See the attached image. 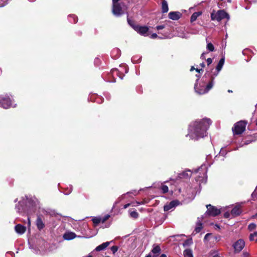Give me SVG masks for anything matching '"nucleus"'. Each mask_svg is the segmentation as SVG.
Listing matches in <instances>:
<instances>
[{
	"mask_svg": "<svg viewBox=\"0 0 257 257\" xmlns=\"http://www.w3.org/2000/svg\"><path fill=\"white\" fill-rule=\"evenodd\" d=\"M211 121L208 118L196 120L192 122L189 127V133L187 136L191 139L198 140L206 135V132Z\"/></svg>",
	"mask_w": 257,
	"mask_h": 257,
	"instance_id": "1",
	"label": "nucleus"
},
{
	"mask_svg": "<svg viewBox=\"0 0 257 257\" xmlns=\"http://www.w3.org/2000/svg\"><path fill=\"white\" fill-rule=\"evenodd\" d=\"M214 77L211 78V81L205 86V83L202 82V84L196 83L194 86L195 92L199 94H204L207 93L209 90L212 88L213 85V80Z\"/></svg>",
	"mask_w": 257,
	"mask_h": 257,
	"instance_id": "2",
	"label": "nucleus"
},
{
	"mask_svg": "<svg viewBox=\"0 0 257 257\" xmlns=\"http://www.w3.org/2000/svg\"><path fill=\"white\" fill-rule=\"evenodd\" d=\"M229 15L224 10H219L215 12L214 10L211 14V19L212 21H220L224 18L229 19Z\"/></svg>",
	"mask_w": 257,
	"mask_h": 257,
	"instance_id": "3",
	"label": "nucleus"
},
{
	"mask_svg": "<svg viewBox=\"0 0 257 257\" xmlns=\"http://www.w3.org/2000/svg\"><path fill=\"white\" fill-rule=\"evenodd\" d=\"M246 123L244 121H239L234 124L232 127V131L234 134L240 135L245 130Z\"/></svg>",
	"mask_w": 257,
	"mask_h": 257,
	"instance_id": "4",
	"label": "nucleus"
},
{
	"mask_svg": "<svg viewBox=\"0 0 257 257\" xmlns=\"http://www.w3.org/2000/svg\"><path fill=\"white\" fill-rule=\"evenodd\" d=\"M12 105V100L8 95H0V106L5 109L10 108Z\"/></svg>",
	"mask_w": 257,
	"mask_h": 257,
	"instance_id": "5",
	"label": "nucleus"
},
{
	"mask_svg": "<svg viewBox=\"0 0 257 257\" xmlns=\"http://www.w3.org/2000/svg\"><path fill=\"white\" fill-rule=\"evenodd\" d=\"M112 12L114 15L119 17L123 14L124 12L121 6L120 3H113Z\"/></svg>",
	"mask_w": 257,
	"mask_h": 257,
	"instance_id": "6",
	"label": "nucleus"
},
{
	"mask_svg": "<svg viewBox=\"0 0 257 257\" xmlns=\"http://www.w3.org/2000/svg\"><path fill=\"white\" fill-rule=\"evenodd\" d=\"M206 207L207 208V210L206 212V214L209 216H215L219 214L220 213L219 209L210 204L207 205Z\"/></svg>",
	"mask_w": 257,
	"mask_h": 257,
	"instance_id": "7",
	"label": "nucleus"
},
{
	"mask_svg": "<svg viewBox=\"0 0 257 257\" xmlns=\"http://www.w3.org/2000/svg\"><path fill=\"white\" fill-rule=\"evenodd\" d=\"M244 245L245 242L243 239H239L237 240L232 245L234 250V252H239L244 248Z\"/></svg>",
	"mask_w": 257,
	"mask_h": 257,
	"instance_id": "8",
	"label": "nucleus"
},
{
	"mask_svg": "<svg viewBox=\"0 0 257 257\" xmlns=\"http://www.w3.org/2000/svg\"><path fill=\"white\" fill-rule=\"evenodd\" d=\"M134 30L142 36H147L149 35V28L147 26H142L139 25L138 26H135Z\"/></svg>",
	"mask_w": 257,
	"mask_h": 257,
	"instance_id": "9",
	"label": "nucleus"
},
{
	"mask_svg": "<svg viewBox=\"0 0 257 257\" xmlns=\"http://www.w3.org/2000/svg\"><path fill=\"white\" fill-rule=\"evenodd\" d=\"M122 70H119L117 69H112L111 70V72L112 73V75L113 76L116 75L120 79H122L124 74L123 73V71H124L125 73H127L128 72V69L126 67H122Z\"/></svg>",
	"mask_w": 257,
	"mask_h": 257,
	"instance_id": "10",
	"label": "nucleus"
},
{
	"mask_svg": "<svg viewBox=\"0 0 257 257\" xmlns=\"http://www.w3.org/2000/svg\"><path fill=\"white\" fill-rule=\"evenodd\" d=\"M224 61H225V59L224 57L222 58L221 59H220V60H219L218 63L217 64V66H216V70L217 71V72L216 73H214L213 74V75L214 76H212L211 77V78L212 77H214L215 76H216L218 73L219 72V71L221 70L223 65H224Z\"/></svg>",
	"mask_w": 257,
	"mask_h": 257,
	"instance_id": "11",
	"label": "nucleus"
},
{
	"mask_svg": "<svg viewBox=\"0 0 257 257\" xmlns=\"http://www.w3.org/2000/svg\"><path fill=\"white\" fill-rule=\"evenodd\" d=\"M168 16L171 20H178L180 18L181 14L179 12H172L169 13Z\"/></svg>",
	"mask_w": 257,
	"mask_h": 257,
	"instance_id": "12",
	"label": "nucleus"
},
{
	"mask_svg": "<svg viewBox=\"0 0 257 257\" xmlns=\"http://www.w3.org/2000/svg\"><path fill=\"white\" fill-rule=\"evenodd\" d=\"M178 204V201L174 200L170 202L169 204L166 205L164 206V210L165 211H169V210L173 209Z\"/></svg>",
	"mask_w": 257,
	"mask_h": 257,
	"instance_id": "13",
	"label": "nucleus"
},
{
	"mask_svg": "<svg viewBox=\"0 0 257 257\" xmlns=\"http://www.w3.org/2000/svg\"><path fill=\"white\" fill-rule=\"evenodd\" d=\"M15 231L19 234H23L25 232L26 230V227L20 224H18L16 225L15 227Z\"/></svg>",
	"mask_w": 257,
	"mask_h": 257,
	"instance_id": "14",
	"label": "nucleus"
},
{
	"mask_svg": "<svg viewBox=\"0 0 257 257\" xmlns=\"http://www.w3.org/2000/svg\"><path fill=\"white\" fill-rule=\"evenodd\" d=\"M36 225L39 230L43 229L45 227V224L43 223V221L40 215L38 216L37 217L36 220Z\"/></svg>",
	"mask_w": 257,
	"mask_h": 257,
	"instance_id": "15",
	"label": "nucleus"
},
{
	"mask_svg": "<svg viewBox=\"0 0 257 257\" xmlns=\"http://www.w3.org/2000/svg\"><path fill=\"white\" fill-rule=\"evenodd\" d=\"M191 174L192 173L190 170H186L180 173L178 175V177L180 179H187L191 177Z\"/></svg>",
	"mask_w": 257,
	"mask_h": 257,
	"instance_id": "16",
	"label": "nucleus"
},
{
	"mask_svg": "<svg viewBox=\"0 0 257 257\" xmlns=\"http://www.w3.org/2000/svg\"><path fill=\"white\" fill-rule=\"evenodd\" d=\"M76 235L75 233L72 232H66L64 235L63 238L66 240H71L75 238Z\"/></svg>",
	"mask_w": 257,
	"mask_h": 257,
	"instance_id": "17",
	"label": "nucleus"
},
{
	"mask_svg": "<svg viewBox=\"0 0 257 257\" xmlns=\"http://www.w3.org/2000/svg\"><path fill=\"white\" fill-rule=\"evenodd\" d=\"M241 212L239 205H236L231 210V214L232 215L235 216L239 215Z\"/></svg>",
	"mask_w": 257,
	"mask_h": 257,
	"instance_id": "18",
	"label": "nucleus"
},
{
	"mask_svg": "<svg viewBox=\"0 0 257 257\" xmlns=\"http://www.w3.org/2000/svg\"><path fill=\"white\" fill-rule=\"evenodd\" d=\"M110 244V242L107 241L105 242H103V243L101 244L100 245L97 246L95 250L97 251H99L105 249Z\"/></svg>",
	"mask_w": 257,
	"mask_h": 257,
	"instance_id": "19",
	"label": "nucleus"
},
{
	"mask_svg": "<svg viewBox=\"0 0 257 257\" xmlns=\"http://www.w3.org/2000/svg\"><path fill=\"white\" fill-rule=\"evenodd\" d=\"M202 13L201 12H197L194 13L190 18L191 22H193L196 20L197 18L202 15Z\"/></svg>",
	"mask_w": 257,
	"mask_h": 257,
	"instance_id": "20",
	"label": "nucleus"
},
{
	"mask_svg": "<svg viewBox=\"0 0 257 257\" xmlns=\"http://www.w3.org/2000/svg\"><path fill=\"white\" fill-rule=\"evenodd\" d=\"M168 4L166 1L163 0L162 2V12L163 13H166L168 11Z\"/></svg>",
	"mask_w": 257,
	"mask_h": 257,
	"instance_id": "21",
	"label": "nucleus"
},
{
	"mask_svg": "<svg viewBox=\"0 0 257 257\" xmlns=\"http://www.w3.org/2000/svg\"><path fill=\"white\" fill-rule=\"evenodd\" d=\"M161 251V247L159 245H154V247L151 250V252L153 254H158Z\"/></svg>",
	"mask_w": 257,
	"mask_h": 257,
	"instance_id": "22",
	"label": "nucleus"
},
{
	"mask_svg": "<svg viewBox=\"0 0 257 257\" xmlns=\"http://www.w3.org/2000/svg\"><path fill=\"white\" fill-rule=\"evenodd\" d=\"M184 257H193L192 251L190 249H186L184 251Z\"/></svg>",
	"mask_w": 257,
	"mask_h": 257,
	"instance_id": "23",
	"label": "nucleus"
},
{
	"mask_svg": "<svg viewBox=\"0 0 257 257\" xmlns=\"http://www.w3.org/2000/svg\"><path fill=\"white\" fill-rule=\"evenodd\" d=\"M69 18V21L72 23L76 24L78 21L77 17L74 15H70Z\"/></svg>",
	"mask_w": 257,
	"mask_h": 257,
	"instance_id": "24",
	"label": "nucleus"
},
{
	"mask_svg": "<svg viewBox=\"0 0 257 257\" xmlns=\"http://www.w3.org/2000/svg\"><path fill=\"white\" fill-rule=\"evenodd\" d=\"M206 41L207 43V46H206L207 49L210 52L213 51L214 50V47L213 45L210 42H208L207 39H206Z\"/></svg>",
	"mask_w": 257,
	"mask_h": 257,
	"instance_id": "25",
	"label": "nucleus"
},
{
	"mask_svg": "<svg viewBox=\"0 0 257 257\" xmlns=\"http://www.w3.org/2000/svg\"><path fill=\"white\" fill-rule=\"evenodd\" d=\"M92 221L93 223H94V225L95 226H97L99 223L101 222V217H95L92 219Z\"/></svg>",
	"mask_w": 257,
	"mask_h": 257,
	"instance_id": "26",
	"label": "nucleus"
},
{
	"mask_svg": "<svg viewBox=\"0 0 257 257\" xmlns=\"http://www.w3.org/2000/svg\"><path fill=\"white\" fill-rule=\"evenodd\" d=\"M202 229V223L200 221H198L196 224V226L195 228V231L196 233H198Z\"/></svg>",
	"mask_w": 257,
	"mask_h": 257,
	"instance_id": "27",
	"label": "nucleus"
},
{
	"mask_svg": "<svg viewBox=\"0 0 257 257\" xmlns=\"http://www.w3.org/2000/svg\"><path fill=\"white\" fill-rule=\"evenodd\" d=\"M127 21L128 22V24L134 29V28L135 26H138L139 25H137L135 23V22L130 20V18H127Z\"/></svg>",
	"mask_w": 257,
	"mask_h": 257,
	"instance_id": "28",
	"label": "nucleus"
},
{
	"mask_svg": "<svg viewBox=\"0 0 257 257\" xmlns=\"http://www.w3.org/2000/svg\"><path fill=\"white\" fill-rule=\"evenodd\" d=\"M249 239L251 241H257V232H254V233L251 234L249 236Z\"/></svg>",
	"mask_w": 257,
	"mask_h": 257,
	"instance_id": "29",
	"label": "nucleus"
},
{
	"mask_svg": "<svg viewBox=\"0 0 257 257\" xmlns=\"http://www.w3.org/2000/svg\"><path fill=\"white\" fill-rule=\"evenodd\" d=\"M130 216L134 218H137L139 216V214L136 211H133L130 212Z\"/></svg>",
	"mask_w": 257,
	"mask_h": 257,
	"instance_id": "30",
	"label": "nucleus"
},
{
	"mask_svg": "<svg viewBox=\"0 0 257 257\" xmlns=\"http://www.w3.org/2000/svg\"><path fill=\"white\" fill-rule=\"evenodd\" d=\"M256 227V225L255 223H250L248 226V228L250 231H252L254 230Z\"/></svg>",
	"mask_w": 257,
	"mask_h": 257,
	"instance_id": "31",
	"label": "nucleus"
},
{
	"mask_svg": "<svg viewBox=\"0 0 257 257\" xmlns=\"http://www.w3.org/2000/svg\"><path fill=\"white\" fill-rule=\"evenodd\" d=\"M168 191V187L166 185H162V193H165Z\"/></svg>",
	"mask_w": 257,
	"mask_h": 257,
	"instance_id": "32",
	"label": "nucleus"
},
{
	"mask_svg": "<svg viewBox=\"0 0 257 257\" xmlns=\"http://www.w3.org/2000/svg\"><path fill=\"white\" fill-rule=\"evenodd\" d=\"M118 247L116 245H113L111 247L110 249L112 251V253L114 254L118 250Z\"/></svg>",
	"mask_w": 257,
	"mask_h": 257,
	"instance_id": "33",
	"label": "nucleus"
},
{
	"mask_svg": "<svg viewBox=\"0 0 257 257\" xmlns=\"http://www.w3.org/2000/svg\"><path fill=\"white\" fill-rule=\"evenodd\" d=\"M110 217V215L107 214L105 215L103 217H101V221L102 223H104L108 218Z\"/></svg>",
	"mask_w": 257,
	"mask_h": 257,
	"instance_id": "34",
	"label": "nucleus"
},
{
	"mask_svg": "<svg viewBox=\"0 0 257 257\" xmlns=\"http://www.w3.org/2000/svg\"><path fill=\"white\" fill-rule=\"evenodd\" d=\"M192 243V239H189L185 240V241L184 242L183 245H190Z\"/></svg>",
	"mask_w": 257,
	"mask_h": 257,
	"instance_id": "35",
	"label": "nucleus"
},
{
	"mask_svg": "<svg viewBox=\"0 0 257 257\" xmlns=\"http://www.w3.org/2000/svg\"><path fill=\"white\" fill-rule=\"evenodd\" d=\"M249 252L247 251H243L242 253V257H249Z\"/></svg>",
	"mask_w": 257,
	"mask_h": 257,
	"instance_id": "36",
	"label": "nucleus"
},
{
	"mask_svg": "<svg viewBox=\"0 0 257 257\" xmlns=\"http://www.w3.org/2000/svg\"><path fill=\"white\" fill-rule=\"evenodd\" d=\"M206 61H207V64L208 65H210V64H211V63L212 62V60L211 58H208L207 60H206Z\"/></svg>",
	"mask_w": 257,
	"mask_h": 257,
	"instance_id": "37",
	"label": "nucleus"
},
{
	"mask_svg": "<svg viewBox=\"0 0 257 257\" xmlns=\"http://www.w3.org/2000/svg\"><path fill=\"white\" fill-rule=\"evenodd\" d=\"M211 235V234L210 233H207L205 236H204V239L205 240H207L208 239V238Z\"/></svg>",
	"mask_w": 257,
	"mask_h": 257,
	"instance_id": "38",
	"label": "nucleus"
},
{
	"mask_svg": "<svg viewBox=\"0 0 257 257\" xmlns=\"http://www.w3.org/2000/svg\"><path fill=\"white\" fill-rule=\"evenodd\" d=\"M158 37L156 33L152 34L151 36V38L155 39Z\"/></svg>",
	"mask_w": 257,
	"mask_h": 257,
	"instance_id": "39",
	"label": "nucleus"
},
{
	"mask_svg": "<svg viewBox=\"0 0 257 257\" xmlns=\"http://www.w3.org/2000/svg\"><path fill=\"white\" fill-rule=\"evenodd\" d=\"M206 54V53H203L201 55V58L202 59H204L205 58V55Z\"/></svg>",
	"mask_w": 257,
	"mask_h": 257,
	"instance_id": "40",
	"label": "nucleus"
},
{
	"mask_svg": "<svg viewBox=\"0 0 257 257\" xmlns=\"http://www.w3.org/2000/svg\"><path fill=\"white\" fill-rule=\"evenodd\" d=\"M224 216L225 217L228 218L229 216V214L228 212H226L225 213H224Z\"/></svg>",
	"mask_w": 257,
	"mask_h": 257,
	"instance_id": "41",
	"label": "nucleus"
},
{
	"mask_svg": "<svg viewBox=\"0 0 257 257\" xmlns=\"http://www.w3.org/2000/svg\"><path fill=\"white\" fill-rule=\"evenodd\" d=\"M130 206V203H127L126 204H125L124 206H123V208L125 209L126 208H127L128 206Z\"/></svg>",
	"mask_w": 257,
	"mask_h": 257,
	"instance_id": "42",
	"label": "nucleus"
},
{
	"mask_svg": "<svg viewBox=\"0 0 257 257\" xmlns=\"http://www.w3.org/2000/svg\"><path fill=\"white\" fill-rule=\"evenodd\" d=\"M196 77H198V79H197V80H196V83H197V82L198 81L199 78H200V75H196Z\"/></svg>",
	"mask_w": 257,
	"mask_h": 257,
	"instance_id": "43",
	"label": "nucleus"
},
{
	"mask_svg": "<svg viewBox=\"0 0 257 257\" xmlns=\"http://www.w3.org/2000/svg\"><path fill=\"white\" fill-rule=\"evenodd\" d=\"M119 0H112V3H118Z\"/></svg>",
	"mask_w": 257,
	"mask_h": 257,
	"instance_id": "44",
	"label": "nucleus"
},
{
	"mask_svg": "<svg viewBox=\"0 0 257 257\" xmlns=\"http://www.w3.org/2000/svg\"><path fill=\"white\" fill-rule=\"evenodd\" d=\"M196 71L198 72H200L201 71H202V69H195Z\"/></svg>",
	"mask_w": 257,
	"mask_h": 257,
	"instance_id": "45",
	"label": "nucleus"
},
{
	"mask_svg": "<svg viewBox=\"0 0 257 257\" xmlns=\"http://www.w3.org/2000/svg\"><path fill=\"white\" fill-rule=\"evenodd\" d=\"M157 29L158 30H160V29H161V25L157 26Z\"/></svg>",
	"mask_w": 257,
	"mask_h": 257,
	"instance_id": "46",
	"label": "nucleus"
},
{
	"mask_svg": "<svg viewBox=\"0 0 257 257\" xmlns=\"http://www.w3.org/2000/svg\"><path fill=\"white\" fill-rule=\"evenodd\" d=\"M255 217H257V213L252 216V218H255Z\"/></svg>",
	"mask_w": 257,
	"mask_h": 257,
	"instance_id": "47",
	"label": "nucleus"
},
{
	"mask_svg": "<svg viewBox=\"0 0 257 257\" xmlns=\"http://www.w3.org/2000/svg\"><path fill=\"white\" fill-rule=\"evenodd\" d=\"M145 203V202H138L137 203L139 204H144Z\"/></svg>",
	"mask_w": 257,
	"mask_h": 257,
	"instance_id": "48",
	"label": "nucleus"
},
{
	"mask_svg": "<svg viewBox=\"0 0 257 257\" xmlns=\"http://www.w3.org/2000/svg\"><path fill=\"white\" fill-rule=\"evenodd\" d=\"M158 255V254H154V255L152 256V257H157Z\"/></svg>",
	"mask_w": 257,
	"mask_h": 257,
	"instance_id": "49",
	"label": "nucleus"
},
{
	"mask_svg": "<svg viewBox=\"0 0 257 257\" xmlns=\"http://www.w3.org/2000/svg\"><path fill=\"white\" fill-rule=\"evenodd\" d=\"M194 69H195V68L193 66H192L190 69V71H192Z\"/></svg>",
	"mask_w": 257,
	"mask_h": 257,
	"instance_id": "50",
	"label": "nucleus"
},
{
	"mask_svg": "<svg viewBox=\"0 0 257 257\" xmlns=\"http://www.w3.org/2000/svg\"><path fill=\"white\" fill-rule=\"evenodd\" d=\"M146 257H152V255H151V254L150 253H149Z\"/></svg>",
	"mask_w": 257,
	"mask_h": 257,
	"instance_id": "51",
	"label": "nucleus"
},
{
	"mask_svg": "<svg viewBox=\"0 0 257 257\" xmlns=\"http://www.w3.org/2000/svg\"><path fill=\"white\" fill-rule=\"evenodd\" d=\"M162 257H167V256L165 254H162Z\"/></svg>",
	"mask_w": 257,
	"mask_h": 257,
	"instance_id": "52",
	"label": "nucleus"
},
{
	"mask_svg": "<svg viewBox=\"0 0 257 257\" xmlns=\"http://www.w3.org/2000/svg\"><path fill=\"white\" fill-rule=\"evenodd\" d=\"M85 257H93V256H92V255L91 254H89L87 256H85Z\"/></svg>",
	"mask_w": 257,
	"mask_h": 257,
	"instance_id": "53",
	"label": "nucleus"
},
{
	"mask_svg": "<svg viewBox=\"0 0 257 257\" xmlns=\"http://www.w3.org/2000/svg\"><path fill=\"white\" fill-rule=\"evenodd\" d=\"M201 65V66H202V67H204V66H205V65H204V63H202Z\"/></svg>",
	"mask_w": 257,
	"mask_h": 257,
	"instance_id": "54",
	"label": "nucleus"
},
{
	"mask_svg": "<svg viewBox=\"0 0 257 257\" xmlns=\"http://www.w3.org/2000/svg\"><path fill=\"white\" fill-rule=\"evenodd\" d=\"M212 257H219V256H218L217 255H214Z\"/></svg>",
	"mask_w": 257,
	"mask_h": 257,
	"instance_id": "55",
	"label": "nucleus"
},
{
	"mask_svg": "<svg viewBox=\"0 0 257 257\" xmlns=\"http://www.w3.org/2000/svg\"><path fill=\"white\" fill-rule=\"evenodd\" d=\"M228 92H232V90H228Z\"/></svg>",
	"mask_w": 257,
	"mask_h": 257,
	"instance_id": "56",
	"label": "nucleus"
},
{
	"mask_svg": "<svg viewBox=\"0 0 257 257\" xmlns=\"http://www.w3.org/2000/svg\"><path fill=\"white\" fill-rule=\"evenodd\" d=\"M28 221H29V223H30V218L28 217Z\"/></svg>",
	"mask_w": 257,
	"mask_h": 257,
	"instance_id": "57",
	"label": "nucleus"
},
{
	"mask_svg": "<svg viewBox=\"0 0 257 257\" xmlns=\"http://www.w3.org/2000/svg\"><path fill=\"white\" fill-rule=\"evenodd\" d=\"M228 3H231V0H227Z\"/></svg>",
	"mask_w": 257,
	"mask_h": 257,
	"instance_id": "58",
	"label": "nucleus"
},
{
	"mask_svg": "<svg viewBox=\"0 0 257 257\" xmlns=\"http://www.w3.org/2000/svg\"><path fill=\"white\" fill-rule=\"evenodd\" d=\"M220 1H223V0H220Z\"/></svg>",
	"mask_w": 257,
	"mask_h": 257,
	"instance_id": "59",
	"label": "nucleus"
},
{
	"mask_svg": "<svg viewBox=\"0 0 257 257\" xmlns=\"http://www.w3.org/2000/svg\"><path fill=\"white\" fill-rule=\"evenodd\" d=\"M83 257H85V256H83Z\"/></svg>",
	"mask_w": 257,
	"mask_h": 257,
	"instance_id": "60",
	"label": "nucleus"
},
{
	"mask_svg": "<svg viewBox=\"0 0 257 257\" xmlns=\"http://www.w3.org/2000/svg\"><path fill=\"white\" fill-rule=\"evenodd\" d=\"M159 257H161V256H159Z\"/></svg>",
	"mask_w": 257,
	"mask_h": 257,
	"instance_id": "61",
	"label": "nucleus"
}]
</instances>
